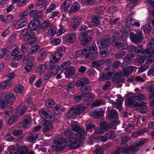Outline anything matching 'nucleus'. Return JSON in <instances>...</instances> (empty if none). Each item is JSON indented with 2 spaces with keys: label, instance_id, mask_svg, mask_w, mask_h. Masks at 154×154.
<instances>
[{
  "label": "nucleus",
  "instance_id": "nucleus-1",
  "mask_svg": "<svg viewBox=\"0 0 154 154\" xmlns=\"http://www.w3.org/2000/svg\"><path fill=\"white\" fill-rule=\"evenodd\" d=\"M72 130L75 132H78L74 134L75 137H69L70 146L79 145L83 142L86 134L84 129H82L76 124L72 125Z\"/></svg>",
  "mask_w": 154,
  "mask_h": 154
},
{
  "label": "nucleus",
  "instance_id": "nucleus-2",
  "mask_svg": "<svg viewBox=\"0 0 154 154\" xmlns=\"http://www.w3.org/2000/svg\"><path fill=\"white\" fill-rule=\"evenodd\" d=\"M145 141L146 140L143 139L135 143L134 145L131 146L130 147L118 148L114 152L113 154H119L122 152L125 154H134L139 150V147L143 145Z\"/></svg>",
  "mask_w": 154,
  "mask_h": 154
},
{
  "label": "nucleus",
  "instance_id": "nucleus-3",
  "mask_svg": "<svg viewBox=\"0 0 154 154\" xmlns=\"http://www.w3.org/2000/svg\"><path fill=\"white\" fill-rule=\"evenodd\" d=\"M110 42L109 39L107 38L101 39L97 41V43L100 50L102 48L103 49L100 54L101 57H105L111 52V48L109 46Z\"/></svg>",
  "mask_w": 154,
  "mask_h": 154
},
{
  "label": "nucleus",
  "instance_id": "nucleus-4",
  "mask_svg": "<svg viewBox=\"0 0 154 154\" xmlns=\"http://www.w3.org/2000/svg\"><path fill=\"white\" fill-rule=\"evenodd\" d=\"M14 96L11 93H5L0 95V108L5 107L8 104H11L14 102Z\"/></svg>",
  "mask_w": 154,
  "mask_h": 154
},
{
  "label": "nucleus",
  "instance_id": "nucleus-5",
  "mask_svg": "<svg viewBox=\"0 0 154 154\" xmlns=\"http://www.w3.org/2000/svg\"><path fill=\"white\" fill-rule=\"evenodd\" d=\"M119 121L117 120L113 121L109 124H108L107 122H104L100 123V128L99 129H97L96 132L99 134H101L103 132L107 130L111 127L116 129V127L115 126L119 124Z\"/></svg>",
  "mask_w": 154,
  "mask_h": 154
},
{
  "label": "nucleus",
  "instance_id": "nucleus-6",
  "mask_svg": "<svg viewBox=\"0 0 154 154\" xmlns=\"http://www.w3.org/2000/svg\"><path fill=\"white\" fill-rule=\"evenodd\" d=\"M143 38V34L141 31H138L136 34L133 32H131L130 33V39L133 42L137 43L139 42Z\"/></svg>",
  "mask_w": 154,
  "mask_h": 154
},
{
  "label": "nucleus",
  "instance_id": "nucleus-7",
  "mask_svg": "<svg viewBox=\"0 0 154 154\" xmlns=\"http://www.w3.org/2000/svg\"><path fill=\"white\" fill-rule=\"evenodd\" d=\"M28 22L27 17L20 18L13 22V26L17 28H22L25 26Z\"/></svg>",
  "mask_w": 154,
  "mask_h": 154
},
{
  "label": "nucleus",
  "instance_id": "nucleus-8",
  "mask_svg": "<svg viewBox=\"0 0 154 154\" xmlns=\"http://www.w3.org/2000/svg\"><path fill=\"white\" fill-rule=\"evenodd\" d=\"M147 47L149 48L144 50L143 52V53L148 54L149 56L153 55L154 53V49L153 48L154 47V39L153 38L151 39L149 41Z\"/></svg>",
  "mask_w": 154,
  "mask_h": 154
},
{
  "label": "nucleus",
  "instance_id": "nucleus-9",
  "mask_svg": "<svg viewBox=\"0 0 154 154\" xmlns=\"http://www.w3.org/2000/svg\"><path fill=\"white\" fill-rule=\"evenodd\" d=\"M52 120L49 119L42 121V125L44 126V128L42 129L43 132H46L53 129V126L52 125Z\"/></svg>",
  "mask_w": 154,
  "mask_h": 154
},
{
  "label": "nucleus",
  "instance_id": "nucleus-10",
  "mask_svg": "<svg viewBox=\"0 0 154 154\" xmlns=\"http://www.w3.org/2000/svg\"><path fill=\"white\" fill-rule=\"evenodd\" d=\"M88 32H86L82 34L79 39L82 45H84L89 43L92 40L91 38L88 35Z\"/></svg>",
  "mask_w": 154,
  "mask_h": 154
},
{
  "label": "nucleus",
  "instance_id": "nucleus-11",
  "mask_svg": "<svg viewBox=\"0 0 154 154\" xmlns=\"http://www.w3.org/2000/svg\"><path fill=\"white\" fill-rule=\"evenodd\" d=\"M51 112L48 109H42L39 111V114L42 117H44V120H52V117L51 115Z\"/></svg>",
  "mask_w": 154,
  "mask_h": 154
},
{
  "label": "nucleus",
  "instance_id": "nucleus-12",
  "mask_svg": "<svg viewBox=\"0 0 154 154\" xmlns=\"http://www.w3.org/2000/svg\"><path fill=\"white\" fill-rule=\"evenodd\" d=\"M89 104L88 103H83L80 104L75 108L73 107L74 114L76 115L79 114Z\"/></svg>",
  "mask_w": 154,
  "mask_h": 154
},
{
  "label": "nucleus",
  "instance_id": "nucleus-13",
  "mask_svg": "<svg viewBox=\"0 0 154 154\" xmlns=\"http://www.w3.org/2000/svg\"><path fill=\"white\" fill-rule=\"evenodd\" d=\"M69 138L65 140L63 138H60L57 139V140H54V143L56 145H61L64 143H68L67 144L68 145L69 147L72 149L74 148V145L70 146V143L69 142Z\"/></svg>",
  "mask_w": 154,
  "mask_h": 154
},
{
  "label": "nucleus",
  "instance_id": "nucleus-14",
  "mask_svg": "<svg viewBox=\"0 0 154 154\" xmlns=\"http://www.w3.org/2000/svg\"><path fill=\"white\" fill-rule=\"evenodd\" d=\"M120 33L119 31H115L113 34V36L111 39L112 41L115 42L116 40H119L121 38L123 41H125L127 38V35H121V37L119 36V34Z\"/></svg>",
  "mask_w": 154,
  "mask_h": 154
},
{
  "label": "nucleus",
  "instance_id": "nucleus-15",
  "mask_svg": "<svg viewBox=\"0 0 154 154\" xmlns=\"http://www.w3.org/2000/svg\"><path fill=\"white\" fill-rule=\"evenodd\" d=\"M40 22L38 20H34L31 21L28 26V29L30 31L35 30L38 26L40 24Z\"/></svg>",
  "mask_w": 154,
  "mask_h": 154
},
{
  "label": "nucleus",
  "instance_id": "nucleus-16",
  "mask_svg": "<svg viewBox=\"0 0 154 154\" xmlns=\"http://www.w3.org/2000/svg\"><path fill=\"white\" fill-rule=\"evenodd\" d=\"M50 63L49 62L45 63V64H40L39 65L37 68V71L38 73H43L46 69H49L51 68V66L49 65Z\"/></svg>",
  "mask_w": 154,
  "mask_h": 154
},
{
  "label": "nucleus",
  "instance_id": "nucleus-17",
  "mask_svg": "<svg viewBox=\"0 0 154 154\" xmlns=\"http://www.w3.org/2000/svg\"><path fill=\"white\" fill-rule=\"evenodd\" d=\"M103 111L102 108H99L91 112L90 113V115L94 117L98 118L103 116Z\"/></svg>",
  "mask_w": 154,
  "mask_h": 154
},
{
  "label": "nucleus",
  "instance_id": "nucleus-18",
  "mask_svg": "<svg viewBox=\"0 0 154 154\" xmlns=\"http://www.w3.org/2000/svg\"><path fill=\"white\" fill-rule=\"evenodd\" d=\"M77 37L76 33H71L66 35L65 40L66 42L72 43L75 41L77 38Z\"/></svg>",
  "mask_w": 154,
  "mask_h": 154
},
{
  "label": "nucleus",
  "instance_id": "nucleus-19",
  "mask_svg": "<svg viewBox=\"0 0 154 154\" xmlns=\"http://www.w3.org/2000/svg\"><path fill=\"white\" fill-rule=\"evenodd\" d=\"M135 108L137 109H140V112L141 113L145 112L147 109L146 104L143 102H141L140 103H137L135 105Z\"/></svg>",
  "mask_w": 154,
  "mask_h": 154
},
{
  "label": "nucleus",
  "instance_id": "nucleus-20",
  "mask_svg": "<svg viewBox=\"0 0 154 154\" xmlns=\"http://www.w3.org/2000/svg\"><path fill=\"white\" fill-rule=\"evenodd\" d=\"M136 67L133 66H128L123 69V75L125 76H127L130 75L132 72L135 70Z\"/></svg>",
  "mask_w": 154,
  "mask_h": 154
},
{
  "label": "nucleus",
  "instance_id": "nucleus-21",
  "mask_svg": "<svg viewBox=\"0 0 154 154\" xmlns=\"http://www.w3.org/2000/svg\"><path fill=\"white\" fill-rule=\"evenodd\" d=\"M14 16L11 14L8 15L6 17L3 15H0V20L4 23L10 22L13 19Z\"/></svg>",
  "mask_w": 154,
  "mask_h": 154
},
{
  "label": "nucleus",
  "instance_id": "nucleus-22",
  "mask_svg": "<svg viewBox=\"0 0 154 154\" xmlns=\"http://www.w3.org/2000/svg\"><path fill=\"white\" fill-rule=\"evenodd\" d=\"M52 24L48 20L44 21L41 25L40 28L45 32H48V29L51 27Z\"/></svg>",
  "mask_w": 154,
  "mask_h": 154
},
{
  "label": "nucleus",
  "instance_id": "nucleus-23",
  "mask_svg": "<svg viewBox=\"0 0 154 154\" xmlns=\"http://www.w3.org/2000/svg\"><path fill=\"white\" fill-rule=\"evenodd\" d=\"M89 81L88 79L84 77L78 80L75 83L76 86L77 87L83 86L89 84Z\"/></svg>",
  "mask_w": 154,
  "mask_h": 154
},
{
  "label": "nucleus",
  "instance_id": "nucleus-24",
  "mask_svg": "<svg viewBox=\"0 0 154 154\" xmlns=\"http://www.w3.org/2000/svg\"><path fill=\"white\" fill-rule=\"evenodd\" d=\"M8 152L7 154H16L18 152V148L17 145H11L8 147Z\"/></svg>",
  "mask_w": 154,
  "mask_h": 154
},
{
  "label": "nucleus",
  "instance_id": "nucleus-25",
  "mask_svg": "<svg viewBox=\"0 0 154 154\" xmlns=\"http://www.w3.org/2000/svg\"><path fill=\"white\" fill-rule=\"evenodd\" d=\"M38 134L34 131L30 133L27 137V140L30 143L32 142L35 141L38 138Z\"/></svg>",
  "mask_w": 154,
  "mask_h": 154
},
{
  "label": "nucleus",
  "instance_id": "nucleus-26",
  "mask_svg": "<svg viewBox=\"0 0 154 154\" xmlns=\"http://www.w3.org/2000/svg\"><path fill=\"white\" fill-rule=\"evenodd\" d=\"M133 23L131 21H129L126 20V26L125 27H123L121 28L120 29V31L122 33H125L127 31L130 30V27H131V25Z\"/></svg>",
  "mask_w": 154,
  "mask_h": 154
},
{
  "label": "nucleus",
  "instance_id": "nucleus-27",
  "mask_svg": "<svg viewBox=\"0 0 154 154\" xmlns=\"http://www.w3.org/2000/svg\"><path fill=\"white\" fill-rule=\"evenodd\" d=\"M127 49V50L129 52L131 53L134 51L135 53H142V50L140 49H139L138 48L136 47L135 46L131 45L129 46H127V48H126Z\"/></svg>",
  "mask_w": 154,
  "mask_h": 154
},
{
  "label": "nucleus",
  "instance_id": "nucleus-28",
  "mask_svg": "<svg viewBox=\"0 0 154 154\" xmlns=\"http://www.w3.org/2000/svg\"><path fill=\"white\" fill-rule=\"evenodd\" d=\"M135 100L134 98L133 97V95L132 97H130L126 99L125 100V102L128 105L132 106L135 108V105L137 103Z\"/></svg>",
  "mask_w": 154,
  "mask_h": 154
},
{
  "label": "nucleus",
  "instance_id": "nucleus-29",
  "mask_svg": "<svg viewBox=\"0 0 154 154\" xmlns=\"http://www.w3.org/2000/svg\"><path fill=\"white\" fill-rule=\"evenodd\" d=\"M105 63V62L103 60H100L97 61H93L92 63V65L93 67L98 69L101 65L104 64Z\"/></svg>",
  "mask_w": 154,
  "mask_h": 154
},
{
  "label": "nucleus",
  "instance_id": "nucleus-30",
  "mask_svg": "<svg viewBox=\"0 0 154 154\" xmlns=\"http://www.w3.org/2000/svg\"><path fill=\"white\" fill-rule=\"evenodd\" d=\"M93 95L89 92L85 94L84 96H85V102L89 103L91 102L93 99Z\"/></svg>",
  "mask_w": 154,
  "mask_h": 154
},
{
  "label": "nucleus",
  "instance_id": "nucleus-31",
  "mask_svg": "<svg viewBox=\"0 0 154 154\" xmlns=\"http://www.w3.org/2000/svg\"><path fill=\"white\" fill-rule=\"evenodd\" d=\"M93 95L89 92L85 94L84 96H85V102L89 103L91 102L93 99Z\"/></svg>",
  "mask_w": 154,
  "mask_h": 154
},
{
  "label": "nucleus",
  "instance_id": "nucleus-32",
  "mask_svg": "<svg viewBox=\"0 0 154 154\" xmlns=\"http://www.w3.org/2000/svg\"><path fill=\"white\" fill-rule=\"evenodd\" d=\"M93 95L89 92L85 94L84 96H85V102L89 103L91 102L93 99Z\"/></svg>",
  "mask_w": 154,
  "mask_h": 154
},
{
  "label": "nucleus",
  "instance_id": "nucleus-33",
  "mask_svg": "<svg viewBox=\"0 0 154 154\" xmlns=\"http://www.w3.org/2000/svg\"><path fill=\"white\" fill-rule=\"evenodd\" d=\"M55 53L54 55H52L50 58V62L52 63H54L58 62L61 58L60 56Z\"/></svg>",
  "mask_w": 154,
  "mask_h": 154
},
{
  "label": "nucleus",
  "instance_id": "nucleus-34",
  "mask_svg": "<svg viewBox=\"0 0 154 154\" xmlns=\"http://www.w3.org/2000/svg\"><path fill=\"white\" fill-rule=\"evenodd\" d=\"M50 65L52 67L51 69H52L50 72L51 73L52 75H55L58 72L60 69L59 66L57 65H55L52 66L50 64L49 65V66H50Z\"/></svg>",
  "mask_w": 154,
  "mask_h": 154
},
{
  "label": "nucleus",
  "instance_id": "nucleus-35",
  "mask_svg": "<svg viewBox=\"0 0 154 154\" xmlns=\"http://www.w3.org/2000/svg\"><path fill=\"white\" fill-rule=\"evenodd\" d=\"M109 117L110 119H117L118 117L117 112L114 109H112L109 112Z\"/></svg>",
  "mask_w": 154,
  "mask_h": 154
},
{
  "label": "nucleus",
  "instance_id": "nucleus-36",
  "mask_svg": "<svg viewBox=\"0 0 154 154\" xmlns=\"http://www.w3.org/2000/svg\"><path fill=\"white\" fill-rule=\"evenodd\" d=\"M65 47L63 46H61L58 48L57 50L55 53L58 54L59 56H60L61 58L62 55L65 53Z\"/></svg>",
  "mask_w": 154,
  "mask_h": 154
},
{
  "label": "nucleus",
  "instance_id": "nucleus-37",
  "mask_svg": "<svg viewBox=\"0 0 154 154\" xmlns=\"http://www.w3.org/2000/svg\"><path fill=\"white\" fill-rule=\"evenodd\" d=\"M81 18L79 17H77L74 19L73 23L72 25V27L73 29L76 28L79 25L81 22Z\"/></svg>",
  "mask_w": 154,
  "mask_h": 154
},
{
  "label": "nucleus",
  "instance_id": "nucleus-38",
  "mask_svg": "<svg viewBox=\"0 0 154 154\" xmlns=\"http://www.w3.org/2000/svg\"><path fill=\"white\" fill-rule=\"evenodd\" d=\"M65 110V108L62 106L58 105L55 107L54 109V111L56 114H58L64 111Z\"/></svg>",
  "mask_w": 154,
  "mask_h": 154
},
{
  "label": "nucleus",
  "instance_id": "nucleus-39",
  "mask_svg": "<svg viewBox=\"0 0 154 154\" xmlns=\"http://www.w3.org/2000/svg\"><path fill=\"white\" fill-rule=\"evenodd\" d=\"M112 45L115 46H118V48L120 49H126L127 48V45L126 44H124L123 43H120L118 42H115L114 44L112 43Z\"/></svg>",
  "mask_w": 154,
  "mask_h": 154
},
{
  "label": "nucleus",
  "instance_id": "nucleus-40",
  "mask_svg": "<svg viewBox=\"0 0 154 154\" xmlns=\"http://www.w3.org/2000/svg\"><path fill=\"white\" fill-rule=\"evenodd\" d=\"M154 27V19L151 20L149 23L148 28L144 29L145 33H149L152 30V27Z\"/></svg>",
  "mask_w": 154,
  "mask_h": 154
},
{
  "label": "nucleus",
  "instance_id": "nucleus-41",
  "mask_svg": "<svg viewBox=\"0 0 154 154\" xmlns=\"http://www.w3.org/2000/svg\"><path fill=\"white\" fill-rule=\"evenodd\" d=\"M124 100L123 97H120L117 99L116 104L117 109L121 110V107L122 104V102Z\"/></svg>",
  "mask_w": 154,
  "mask_h": 154
},
{
  "label": "nucleus",
  "instance_id": "nucleus-42",
  "mask_svg": "<svg viewBox=\"0 0 154 154\" xmlns=\"http://www.w3.org/2000/svg\"><path fill=\"white\" fill-rule=\"evenodd\" d=\"M67 1L65 0L62 3L61 6V11H66L70 7V4L68 3Z\"/></svg>",
  "mask_w": 154,
  "mask_h": 154
},
{
  "label": "nucleus",
  "instance_id": "nucleus-43",
  "mask_svg": "<svg viewBox=\"0 0 154 154\" xmlns=\"http://www.w3.org/2000/svg\"><path fill=\"white\" fill-rule=\"evenodd\" d=\"M34 63L33 61L30 62L25 65L24 66V69L27 72L30 71L32 69V66L33 65Z\"/></svg>",
  "mask_w": 154,
  "mask_h": 154
},
{
  "label": "nucleus",
  "instance_id": "nucleus-44",
  "mask_svg": "<svg viewBox=\"0 0 154 154\" xmlns=\"http://www.w3.org/2000/svg\"><path fill=\"white\" fill-rule=\"evenodd\" d=\"M147 131V128H145L138 131L136 133H134L133 134V136L134 137H137L145 133Z\"/></svg>",
  "mask_w": 154,
  "mask_h": 154
},
{
  "label": "nucleus",
  "instance_id": "nucleus-45",
  "mask_svg": "<svg viewBox=\"0 0 154 154\" xmlns=\"http://www.w3.org/2000/svg\"><path fill=\"white\" fill-rule=\"evenodd\" d=\"M75 72L74 68L73 67H71L70 69L67 70L65 73L66 76L67 78L72 76Z\"/></svg>",
  "mask_w": 154,
  "mask_h": 154
},
{
  "label": "nucleus",
  "instance_id": "nucleus-46",
  "mask_svg": "<svg viewBox=\"0 0 154 154\" xmlns=\"http://www.w3.org/2000/svg\"><path fill=\"white\" fill-rule=\"evenodd\" d=\"M79 4L77 3H75L71 6L69 11L71 13L75 12L79 10Z\"/></svg>",
  "mask_w": 154,
  "mask_h": 154
},
{
  "label": "nucleus",
  "instance_id": "nucleus-47",
  "mask_svg": "<svg viewBox=\"0 0 154 154\" xmlns=\"http://www.w3.org/2000/svg\"><path fill=\"white\" fill-rule=\"evenodd\" d=\"M133 97L136 100H144L145 99V97L144 95L140 92L138 93L135 95H133Z\"/></svg>",
  "mask_w": 154,
  "mask_h": 154
},
{
  "label": "nucleus",
  "instance_id": "nucleus-48",
  "mask_svg": "<svg viewBox=\"0 0 154 154\" xmlns=\"http://www.w3.org/2000/svg\"><path fill=\"white\" fill-rule=\"evenodd\" d=\"M11 85V82H9L8 79H7L6 81H4L2 83H0V87L2 89H4L8 85L10 86Z\"/></svg>",
  "mask_w": 154,
  "mask_h": 154
},
{
  "label": "nucleus",
  "instance_id": "nucleus-49",
  "mask_svg": "<svg viewBox=\"0 0 154 154\" xmlns=\"http://www.w3.org/2000/svg\"><path fill=\"white\" fill-rule=\"evenodd\" d=\"M13 3L14 4L16 2L19 6H23L25 5L26 2L28 0H12Z\"/></svg>",
  "mask_w": 154,
  "mask_h": 154
},
{
  "label": "nucleus",
  "instance_id": "nucleus-50",
  "mask_svg": "<svg viewBox=\"0 0 154 154\" xmlns=\"http://www.w3.org/2000/svg\"><path fill=\"white\" fill-rule=\"evenodd\" d=\"M28 150V148L25 146H23L18 149V152L19 154H27Z\"/></svg>",
  "mask_w": 154,
  "mask_h": 154
},
{
  "label": "nucleus",
  "instance_id": "nucleus-51",
  "mask_svg": "<svg viewBox=\"0 0 154 154\" xmlns=\"http://www.w3.org/2000/svg\"><path fill=\"white\" fill-rule=\"evenodd\" d=\"M13 110L14 108L12 107H9L8 108V109L5 112L4 114V116L6 118L9 116L12 113Z\"/></svg>",
  "mask_w": 154,
  "mask_h": 154
},
{
  "label": "nucleus",
  "instance_id": "nucleus-52",
  "mask_svg": "<svg viewBox=\"0 0 154 154\" xmlns=\"http://www.w3.org/2000/svg\"><path fill=\"white\" fill-rule=\"evenodd\" d=\"M31 121L29 119H25L22 122L23 127L27 128L29 127L31 124Z\"/></svg>",
  "mask_w": 154,
  "mask_h": 154
},
{
  "label": "nucleus",
  "instance_id": "nucleus-53",
  "mask_svg": "<svg viewBox=\"0 0 154 154\" xmlns=\"http://www.w3.org/2000/svg\"><path fill=\"white\" fill-rule=\"evenodd\" d=\"M103 104V101L100 100H97L94 101L92 103V106L93 107H97Z\"/></svg>",
  "mask_w": 154,
  "mask_h": 154
},
{
  "label": "nucleus",
  "instance_id": "nucleus-54",
  "mask_svg": "<svg viewBox=\"0 0 154 154\" xmlns=\"http://www.w3.org/2000/svg\"><path fill=\"white\" fill-rule=\"evenodd\" d=\"M126 51H122L118 52L116 54V57L117 58H120L122 57L126 54Z\"/></svg>",
  "mask_w": 154,
  "mask_h": 154
},
{
  "label": "nucleus",
  "instance_id": "nucleus-55",
  "mask_svg": "<svg viewBox=\"0 0 154 154\" xmlns=\"http://www.w3.org/2000/svg\"><path fill=\"white\" fill-rule=\"evenodd\" d=\"M23 87L22 85H17L14 88V91L18 93H21L23 90Z\"/></svg>",
  "mask_w": 154,
  "mask_h": 154
},
{
  "label": "nucleus",
  "instance_id": "nucleus-56",
  "mask_svg": "<svg viewBox=\"0 0 154 154\" xmlns=\"http://www.w3.org/2000/svg\"><path fill=\"white\" fill-rule=\"evenodd\" d=\"M116 134L114 131H110L105 134L106 136H107L108 138L110 139L114 138L116 137Z\"/></svg>",
  "mask_w": 154,
  "mask_h": 154
},
{
  "label": "nucleus",
  "instance_id": "nucleus-57",
  "mask_svg": "<svg viewBox=\"0 0 154 154\" xmlns=\"http://www.w3.org/2000/svg\"><path fill=\"white\" fill-rule=\"evenodd\" d=\"M127 126L125 130L127 132H129L133 128V124L132 122H130L126 124Z\"/></svg>",
  "mask_w": 154,
  "mask_h": 154
},
{
  "label": "nucleus",
  "instance_id": "nucleus-58",
  "mask_svg": "<svg viewBox=\"0 0 154 154\" xmlns=\"http://www.w3.org/2000/svg\"><path fill=\"white\" fill-rule=\"evenodd\" d=\"M47 54L45 52L40 53L38 55L37 60L38 61L43 60L45 58Z\"/></svg>",
  "mask_w": 154,
  "mask_h": 154
},
{
  "label": "nucleus",
  "instance_id": "nucleus-59",
  "mask_svg": "<svg viewBox=\"0 0 154 154\" xmlns=\"http://www.w3.org/2000/svg\"><path fill=\"white\" fill-rule=\"evenodd\" d=\"M149 67L147 65H142L139 67L138 72L140 73L143 72L147 69Z\"/></svg>",
  "mask_w": 154,
  "mask_h": 154
},
{
  "label": "nucleus",
  "instance_id": "nucleus-60",
  "mask_svg": "<svg viewBox=\"0 0 154 154\" xmlns=\"http://www.w3.org/2000/svg\"><path fill=\"white\" fill-rule=\"evenodd\" d=\"M65 135L67 137H75L71 129H69L66 131L65 132Z\"/></svg>",
  "mask_w": 154,
  "mask_h": 154
},
{
  "label": "nucleus",
  "instance_id": "nucleus-61",
  "mask_svg": "<svg viewBox=\"0 0 154 154\" xmlns=\"http://www.w3.org/2000/svg\"><path fill=\"white\" fill-rule=\"evenodd\" d=\"M18 119V117L16 115L11 116L9 119L8 123L9 124H12L15 121H16Z\"/></svg>",
  "mask_w": 154,
  "mask_h": 154
},
{
  "label": "nucleus",
  "instance_id": "nucleus-62",
  "mask_svg": "<svg viewBox=\"0 0 154 154\" xmlns=\"http://www.w3.org/2000/svg\"><path fill=\"white\" fill-rule=\"evenodd\" d=\"M54 105V101L50 99L46 101L45 105L48 107L51 108Z\"/></svg>",
  "mask_w": 154,
  "mask_h": 154
},
{
  "label": "nucleus",
  "instance_id": "nucleus-63",
  "mask_svg": "<svg viewBox=\"0 0 154 154\" xmlns=\"http://www.w3.org/2000/svg\"><path fill=\"white\" fill-rule=\"evenodd\" d=\"M39 47L38 45H36L34 47H32L31 48L29 49L30 54H33L36 53L37 51L39 49Z\"/></svg>",
  "mask_w": 154,
  "mask_h": 154
},
{
  "label": "nucleus",
  "instance_id": "nucleus-64",
  "mask_svg": "<svg viewBox=\"0 0 154 154\" xmlns=\"http://www.w3.org/2000/svg\"><path fill=\"white\" fill-rule=\"evenodd\" d=\"M56 32V31L54 29L50 27L48 29V32L47 33H48V35L50 37H52L54 36Z\"/></svg>",
  "mask_w": 154,
  "mask_h": 154
}]
</instances>
